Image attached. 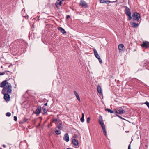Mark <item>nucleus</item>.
<instances>
[{
  "mask_svg": "<svg viewBox=\"0 0 149 149\" xmlns=\"http://www.w3.org/2000/svg\"><path fill=\"white\" fill-rule=\"evenodd\" d=\"M12 86L10 84H8V86L2 89V93H7L9 94L12 92Z\"/></svg>",
  "mask_w": 149,
  "mask_h": 149,
  "instance_id": "f257e3e1",
  "label": "nucleus"
},
{
  "mask_svg": "<svg viewBox=\"0 0 149 149\" xmlns=\"http://www.w3.org/2000/svg\"><path fill=\"white\" fill-rule=\"evenodd\" d=\"M132 16L134 20L138 22L140 17V15L137 12H135L133 14Z\"/></svg>",
  "mask_w": 149,
  "mask_h": 149,
  "instance_id": "f03ea898",
  "label": "nucleus"
},
{
  "mask_svg": "<svg viewBox=\"0 0 149 149\" xmlns=\"http://www.w3.org/2000/svg\"><path fill=\"white\" fill-rule=\"evenodd\" d=\"M115 112L117 113L123 114L125 113V111L122 107H119L117 108Z\"/></svg>",
  "mask_w": 149,
  "mask_h": 149,
  "instance_id": "7ed1b4c3",
  "label": "nucleus"
},
{
  "mask_svg": "<svg viewBox=\"0 0 149 149\" xmlns=\"http://www.w3.org/2000/svg\"><path fill=\"white\" fill-rule=\"evenodd\" d=\"M98 122L100 125L101 126L102 129L105 128L104 124L103 122L102 117L101 115H100L99 116Z\"/></svg>",
  "mask_w": 149,
  "mask_h": 149,
  "instance_id": "20e7f679",
  "label": "nucleus"
},
{
  "mask_svg": "<svg viewBox=\"0 0 149 149\" xmlns=\"http://www.w3.org/2000/svg\"><path fill=\"white\" fill-rule=\"evenodd\" d=\"M141 46L142 47H144L146 49L149 48V42L147 41L143 42Z\"/></svg>",
  "mask_w": 149,
  "mask_h": 149,
  "instance_id": "39448f33",
  "label": "nucleus"
},
{
  "mask_svg": "<svg viewBox=\"0 0 149 149\" xmlns=\"http://www.w3.org/2000/svg\"><path fill=\"white\" fill-rule=\"evenodd\" d=\"M10 84L8 83L6 80L4 81L0 84V87L2 88H4L7 86H8V84Z\"/></svg>",
  "mask_w": 149,
  "mask_h": 149,
  "instance_id": "423d86ee",
  "label": "nucleus"
},
{
  "mask_svg": "<svg viewBox=\"0 0 149 149\" xmlns=\"http://www.w3.org/2000/svg\"><path fill=\"white\" fill-rule=\"evenodd\" d=\"M80 5L81 7H84L85 8L88 7V5L87 3L84 0H81L80 3Z\"/></svg>",
  "mask_w": 149,
  "mask_h": 149,
  "instance_id": "0eeeda50",
  "label": "nucleus"
},
{
  "mask_svg": "<svg viewBox=\"0 0 149 149\" xmlns=\"http://www.w3.org/2000/svg\"><path fill=\"white\" fill-rule=\"evenodd\" d=\"M124 7L125 8V13L126 15L131 14L130 9L126 6H124Z\"/></svg>",
  "mask_w": 149,
  "mask_h": 149,
  "instance_id": "6e6552de",
  "label": "nucleus"
},
{
  "mask_svg": "<svg viewBox=\"0 0 149 149\" xmlns=\"http://www.w3.org/2000/svg\"><path fill=\"white\" fill-rule=\"evenodd\" d=\"M4 95V98L6 101H9L10 99V95L7 93H3Z\"/></svg>",
  "mask_w": 149,
  "mask_h": 149,
  "instance_id": "1a4fd4ad",
  "label": "nucleus"
},
{
  "mask_svg": "<svg viewBox=\"0 0 149 149\" xmlns=\"http://www.w3.org/2000/svg\"><path fill=\"white\" fill-rule=\"evenodd\" d=\"M63 140L66 142H68L69 141V135L67 133L65 134L63 137Z\"/></svg>",
  "mask_w": 149,
  "mask_h": 149,
  "instance_id": "9d476101",
  "label": "nucleus"
},
{
  "mask_svg": "<svg viewBox=\"0 0 149 149\" xmlns=\"http://www.w3.org/2000/svg\"><path fill=\"white\" fill-rule=\"evenodd\" d=\"M41 107L40 106H38L35 111V113L37 114H39L41 112Z\"/></svg>",
  "mask_w": 149,
  "mask_h": 149,
  "instance_id": "9b49d317",
  "label": "nucleus"
},
{
  "mask_svg": "<svg viewBox=\"0 0 149 149\" xmlns=\"http://www.w3.org/2000/svg\"><path fill=\"white\" fill-rule=\"evenodd\" d=\"M118 48L120 52L124 50L125 49V47L124 45L121 44H119L118 46Z\"/></svg>",
  "mask_w": 149,
  "mask_h": 149,
  "instance_id": "f8f14e48",
  "label": "nucleus"
},
{
  "mask_svg": "<svg viewBox=\"0 0 149 149\" xmlns=\"http://www.w3.org/2000/svg\"><path fill=\"white\" fill-rule=\"evenodd\" d=\"M93 51L94 53V55L95 57L97 59H98L100 58L99 55L98 54L96 50L95 49H93Z\"/></svg>",
  "mask_w": 149,
  "mask_h": 149,
  "instance_id": "ddd939ff",
  "label": "nucleus"
},
{
  "mask_svg": "<svg viewBox=\"0 0 149 149\" xmlns=\"http://www.w3.org/2000/svg\"><path fill=\"white\" fill-rule=\"evenodd\" d=\"M130 24L133 28H137L139 26L138 23L135 22H130Z\"/></svg>",
  "mask_w": 149,
  "mask_h": 149,
  "instance_id": "4468645a",
  "label": "nucleus"
},
{
  "mask_svg": "<svg viewBox=\"0 0 149 149\" xmlns=\"http://www.w3.org/2000/svg\"><path fill=\"white\" fill-rule=\"evenodd\" d=\"M72 141L73 144L75 146H78L79 144L78 141L75 139H73L72 140Z\"/></svg>",
  "mask_w": 149,
  "mask_h": 149,
  "instance_id": "2eb2a0df",
  "label": "nucleus"
},
{
  "mask_svg": "<svg viewBox=\"0 0 149 149\" xmlns=\"http://www.w3.org/2000/svg\"><path fill=\"white\" fill-rule=\"evenodd\" d=\"M58 29L60 30L61 33L63 34H65L66 33V31L64 29L61 27H58Z\"/></svg>",
  "mask_w": 149,
  "mask_h": 149,
  "instance_id": "dca6fc26",
  "label": "nucleus"
},
{
  "mask_svg": "<svg viewBox=\"0 0 149 149\" xmlns=\"http://www.w3.org/2000/svg\"><path fill=\"white\" fill-rule=\"evenodd\" d=\"M74 94L75 95V96H76V98L77 99V100L79 101V102L81 101L80 98L79 96V95L77 93V92L75 91H74Z\"/></svg>",
  "mask_w": 149,
  "mask_h": 149,
  "instance_id": "f3484780",
  "label": "nucleus"
},
{
  "mask_svg": "<svg viewBox=\"0 0 149 149\" xmlns=\"http://www.w3.org/2000/svg\"><path fill=\"white\" fill-rule=\"evenodd\" d=\"M56 128L57 129L61 130H62L63 128V126L62 123H59V125Z\"/></svg>",
  "mask_w": 149,
  "mask_h": 149,
  "instance_id": "a211bd4d",
  "label": "nucleus"
},
{
  "mask_svg": "<svg viewBox=\"0 0 149 149\" xmlns=\"http://www.w3.org/2000/svg\"><path fill=\"white\" fill-rule=\"evenodd\" d=\"M63 4V1H57L55 3V5L57 8H58V5H59L60 6H61L62 4Z\"/></svg>",
  "mask_w": 149,
  "mask_h": 149,
  "instance_id": "6ab92c4d",
  "label": "nucleus"
},
{
  "mask_svg": "<svg viewBox=\"0 0 149 149\" xmlns=\"http://www.w3.org/2000/svg\"><path fill=\"white\" fill-rule=\"evenodd\" d=\"M55 132L57 135H59L61 133V131L58 130L56 128H55Z\"/></svg>",
  "mask_w": 149,
  "mask_h": 149,
  "instance_id": "aec40b11",
  "label": "nucleus"
},
{
  "mask_svg": "<svg viewBox=\"0 0 149 149\" xmlns=\"http://www.w3.org/2000/svg\"><path fill=\"white\" fill-rule=\"evenodd\" d=\"M105 111H108V112H110L111 113H114V112L113 111L109 109V108H107L105 109Z\"/></svg>",
  "mask_w": 149,
  "mask_h": 149,
  "instance_id": "412c9836",
  "label": "nucleus"
},
{
  "mask_svg": "<svg viewBox=\"0 0 149 149\" xmlns=\"http://www.w3.org/2000/svg\"><path fill=\"white\" fill-rule=\"evenodd\" d=\"M97 91L98 92L100 93H101V87L100 86H98L97 87Z\"/></svg>",
  "mask_w": 149,
  "mask_h": 149,
  "instance_id": "4be33fe9",
  "label": "nucleus"
},
{
  "mask_svg": "<svg viewBox=\"0 0 149 149\" xmlns=\"http://www.w3.org/2000/svg\"><path fill=\"white\" fill-rule=\"evenodd\" d=\"M116 1H117V0H116V1H109V0H107V1H106L105 3H106L107 4H109V3H115V2H116Z\"/></svg>",
  "mask_w": 149,
  "mask_h": 149,
  "instance_id": "5701e85b",
  "label": "nucleus"
},
{
  "mask_svg": "<svg viewBox=\"0 0 149 149\" xmlns=\"http://www.w3.org/2000/svg\"><path fill=\"white\" fill-rule=\"evenodd\" d=\"M42 108L43 109V114H44L45 113H47V110L45 108H44V107H43Z\"/></svg>",
  "mask_w": 149,
  "mask_h": 149,
  "instance_id": "b1692460",
  "label": "nucleus"
},
{
  "mask_svg": "<svg viewBox=\"0 0 149 149\" xmlns=\"http://www.w3.org/2000/svg\"><path fill=\"white\" fill-rule=\"evenodd\" d=\"M9 72V73H10V72L9 71H6L4 72H0V75H4V74H5L6 72Z\"/></svg>",
  "mask_w": 149,
  "mask_h": 149,
  "instance_id": "393cba45",
  "label": "nucleus"
},
{
  "mask_svg": "<svg viewBox=\"0 0 149 149\" xmlns=\"http://www.w3.org/2000/svg\"><path fill=\"white\" fill-rule=\"evenodd\" d=\"M102 129L103 130V133H104V134L105 136L106 135H107V132H106V130L105 128H104Z\"/></svg>",
  "mask_w": 149,
  "mask_h": 149,
  "instance_id": "a878e982",
  "label": "nucleus"
},
{
  "mask_svg": "<svg viewBox=\"0 0 149 149\" xmlns=\"http://www.w3.org/2000/svg\"><path fill=\"white\" fill-rule=\"evenodd\" d=\"M131 15V14L127 15L128 17V20H131L132 18Z\"/></svg>",
  "mask_w": 149,
  "mask_h": 149,
  "instance_id": "bb28decb",
  "label": "nucleus"
},
{
  "mask_svg": "<svg viewBox=\"0 0 149 149\" xmlns=\"http://www.w3.org/2000/svg\"><path fill=\"white\" fill-rule=\"evenodd\" d=\"M6 116L9 117L11 116V114L10 112H7L6 113Z\"/></svg>",
  "mask_w": 149,
  "mask_h": 149,
  "instance_id": "cd10ccee",
  "label": "nucleus"
},
{
  "mask_svg": "<svg viewBox=\"0 0 149 149\" xmlns=\"http://www.w3.org/2000/svg\"><path fill=\"white\" fill-rule=\"evenodd\" d=\"M106 1L105 0H100V3H105Z\"/></svg>",
  "mask_w": 149,
  "mask_h": 149,
  "instance_id": "c85d7f7f",
  "label": "nucleus"
},
{
  "mask_svg": "<svg viewBox=\"0 0 149 149\" xmlns=\"http://www.w3.org/2000/svg\"><path fill=\"white\" fill-rule=\"evenodd\" d=\"M145 104H146L147 106L148 107V108L149 109V102H148V101H146L145 103Z\"/></svg>",
  "mask_w": 149,
  "mask_h": 149,
  "instance_id": "c756f323",
  "label": "nucleus"
},
{
  "mask_svg": "<svg viewBox=\"0 0 149 149\" xmlns=\"http://www.w3.org/2000/svg\"><path fill=\"white\" fill-rule=\"evenodd\" d=\"M90 117H88L87 119V122L89 123L90 122Z\"/></svg>",
  "mask_w": 149,
  "mask_h": 149,
  "instance_id": "7c9ffc66",
  "label": "nucleus"
},
{
  "mask_svg": "<svg viewBox=\"0 0 149 149\" xmlns=\"http://www.w3.org/2000/svg\"><path fill=\"white\" fill-rule=\"evenodd\" d=\"M80 120L81 122H83L84 121V118L81 117L80 118Z\"/></svg>",
  "mask_w": 149,
  "mask_h": 149,
  "instance_id": "2f4dec72",
  "label": "nucleus"
},
{
  "mask_svg": "<svg viewBox=\"0 0 149 149\" xmlns=\"http://www.w3.org/2000/svg\"><path fill=\"white\" fill-rule=\"evenodd\" d=\"M99 60V61L100 62V63L101 64L102 63V60L100 58L98 59Z\"/></svg>",
  "mask_w": 149,
  "mask_h": 149,
  "instance_id": "473e14b6",
  "label": "nucleus"
},
{
  "mask_svg": "<svg viewBox=\"0 0 149 149\" xmlns=\"http://www.w3.org/2000/svg\"><path fill=\"white\" fill-rule=\"evenodd\" d=\"M14 119L15 121H16L17 120V118L16 116H14Z\"/></svg>",
  "mask_w": 149,
  "mask_h": 149,
  "instance_id": "72a5a7b5",
  "label": "nucleus"
},
{
  "mask_svg": "<svg viewBox=\"0 0 149 149\" xmlns=\"http://www.w3.org/2000/svg\"><path fill=\"white\" fill-rule=\"evenodd\" d=\"M70 16L69 15H68L66 16V19H68L69 18H70Z\"/></svg>",
  "mask_w": 149,
  "mask_h": 149,
  "instance_id": "f704fd0d",
  "label": "nucleus"
},
{
  "mask_svg": "<svg viewBox=\"0 0 149 149\" xmlns=\"http://www.w3.org/2000/svg\"><path fill=\"white\" fill-rule=\"evenodd\" d=\"M117 116L118 117H119L121 119H124L122 117H121L120 115H117Z\"/></svg>",
  "mask_w": 149,
  "mask_h": 149,
  "instance_id": "c9c22d12",
  "label": "nucleus"
},
{
  "mask_svg": "<svg viewBox=\"0 0 149 149\" xmlns=\"http://www.w3.org/2000/svg\"><path fill=\"white\" fill-rule=\"evenodd\" d=\"M58 121L57 119H54L53 120V122H57Z\"/></svg>",
  "mask_w": 149,
  "mask_h": 149,
  "instance_id": "e433bc0d",
  "label": "nucleus"
},
{
  "mask_svg": "<svg viewBox=\"0 0 149 149\" xmlns=\"http://www.w3.org/2000/svg\"><path fill=\"white\" fill-rule=\"evenodd\" d=\"M130 146H130V144L128 146V149H131Z\"/></svg>",
  "mask_w": 149,
  "mask_h": 149,
  "instance_id": "4c0bfd02",
  "label": "nucleus"
},
{
  "mask_svg": "<svg viewBox=\"0 0 149 149\" xmlns=\"http://www.w3.org/2000/svg\"><path fill=\"white\" fill-rule=\"evenodd\" d=\"M23 17H24V16H23ZM24 17L26 18V19H27L28 18V15H27L26 16H24Z\"/></svg>",
  "mask_w": 149,
  "mask_h": 149,
  "instance_id": "58836bf2",
  "label": "nucleus"
},
{
  "mask_svg": "<svg viewBox=\"0 0 149 149\" xmlns=\"http://www.w3.org/2000/svg\"><path fill=\"white\" fill-rule=\"evenodd\" d=\"M84 113H82V117L84 118Z\"/></svg>",
  "mask_w": 149,
  "mask_h": 149,
  "instance_id": "ea45409f",
  "label": "nucleus"
},
{
  "mask_svg": "<svg viewBox=\"0 0 149 149\" xmlns=\"http://www.w3.org/2000/svg\"><path fill=\"white\" fill-rule=\"evenodd\" d=\"M47 103H46L44 104V105L45 106H47Z\"/></svg>",
  "mask_w": 149,
  "mask_h": 149,
  "instance_id": "a19ab883",
  "label": "nucleus"
},
{
  "mask_svg": "<svg viewBox=\"0 0 149 149\" xmlns=\"http://www.w3.org/2000/svg\"><path fill=\"white\" fill-rule=\"evenodd\" d=\"M64 0H57L58 1H63Z\"/></svg>",
  "mask_w": 149,
  "mask_h": 149,
  "instance_id": "79ce46f5",
  "label": "nucleus"
},
{
  "mask_svg": "<svg viewBox=\"0 0 149 149\" xmlns=\"http://www.w3.org/2000/svg\"><path fill=\"white\" fill-rule=\"evenodd\" d=\"M3 146L4 147V148H5L6 147V146L5 145H3Z\"/></svg>",
  "mask_w": 149,
  "mask_h": 149,
  "instance_id": "37998d69",
  "label": "nucleus"
},
{
  "mask_svg": "<svg viewBox=\"0 0 149 149\" xmlns=\"http://www.w3.org/2000/svg\"><path fill=\"white\" fill-rule=\"evenodd\" d=\"M66 149H72L70 148H68Z\"/></svg>",
  "mask_w": 149,
  "mask_h": 149,
  "instance_id": "c03bdc74",
  "label": "nucleus"
},
{
  "mask_svg": "<svg viewBox=\"0 0 149 149\" xmlns=\"http://www.w3.org/2000/svg\"><path fill=\"white\" fill-rule=\"evenodd\" d=\"M129 132V131H127H127H125V132H127V133H128V132Z\"/></svg>",
  "mask_w": 149,
  "mask_h": 149,
  "instance_id": "a18cd8bd",
  "label": "nucleus"
},
{
  "mask_svg": "<svg viewBox=\"0 0 149 149\" xmlns=\"http://www.w3.org/2000/svg\"><path fill=\"white\" fill-rule=\"evenodd\" d=\"M8 72H6L5 73H6V74H8V73H7Z\"/></svg>",
  "mask_w": 149,
  "mask_h": 149,
  "instance_id": "49530a36",
  "label": "nucleus"
},
{
  "mask_svg": "<svg viewBox=\"0 0 149 149\" xmlns=\"http://www.w3.org/2000/svg\"><path fill=\"white\" fill-rule=\"evenodd\" d=\"M130 143H131V142H130Z\"/></svg>",
  "mask_w": 149,
  "mask_h": 149,
  "instance_id": "de8ad7c7",
  "label": "nucleus"
}]
</instances>
